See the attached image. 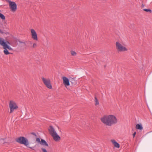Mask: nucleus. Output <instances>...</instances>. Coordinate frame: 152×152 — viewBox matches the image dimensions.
<instances>
[{
  "instance_id": "obj_24",
  "label": "nucleus",
  "mask_w": 152,
  "mask_h": 152,
  "mask_svg": "<svg viewBox=\"0 0 152 152\" xmlns=\"http://www.w3.org/2000/svg\"><path fill=\"white\" fill-rule=\"evenodd\" d=\"M75 80L73 79H72L70 81V82L72 83H73L74 82L75 83Z\"/></svg>"
},
{
  "instance_id": "obj_2",
  "label": "nucleus",
  "mask_w": 152,
  "mask_h": 152,
  "mask_svg": "<svg viewBox=\"0 0 152 152\" xmlns=\"http://www.w3.org/2000/svg\"><path fill=\"white\" fill-rule=\"evenodd\" d=\"M7 44H10V43L7 41L5 42L4 39L0 37V45L3 46V48L4 49L3 51L4 53L6 55H8L10 53L7 49L9 50H13L10 46L7 45Z\"/></svg>"
},
{
  "instance_id": "obj_10",
  "label": "nucleus",
  "mask_w": 152,
  "mask_h": 152,
  "mask_svg": "<svg viewBox=\"0 0 152 152\" xmlns=\"http://www.w3.org/2000/svg\"><path fill=\"white\" fill-rule=\"evenodd\" d=\"M63 83L65 86H69L70 85L69 81V79L66 77L63 76L62 77Z\"/></svg>"
},
{
  "instance_id": "obj_22",
  "label": "nucleus",
  "mask_w": 152,
  "mask_h": 152,
  "mask_svg": "<svg viewBox=\"0 0 152 152\" xmlns=\"http://www.w3.org/2000/svg\"><path fill=\"white\" fill-rule=\"evenodd\" d=\"M36 141L37 142H41L40 141V139L39 138H37L36 139Z\"/></svg>"
},
{
  "instance_id": "obj_27",
  "label": "nucleus",
  "mask_w": 152,
  "mask_h": 152,
  "mask_svg": "<svg viewBox=\"0 0 152 152\" xmlns=\"http://www.w3.org/2000/svg\"><path fill=\"white\" fill-rule=\"evenodd\" d=\"M0 33L3 34V32L0 29Z\"/></svg>"
},
{
  "instance_id": "obj_7",
  "label": "nucleus",
  "mask_w": 152,
  "mask_h": 152,
  "mask_svg": "<svg viewBox=\"0 0 152 152\" xmlns=\"http://www.w3.org/2000/svg\"><path fill=\"white\" fill-rule=\"evenodd\" d=\"M10 8L11 11L13 12H15L17 10V4L15 2L10 1L9 2Z\"/></svg>"
},
{
  "instance_id": "obj_4",
  "label": "nucleus",
  "mask_w": 152,
  "mask_h": 152,
  "mask_svg": "<svg viewBox=\"0 0 152 152\" xmlns=\"http://www.w3.org/2000/svg\"><path fill=\"white\" fill-rule=\"evenodd\" d=\"M10 109V113L13 112L15 110L18 108V106L16 103L13 101H10L9 104Z\"/></svg>"
},
{
  "instance_id": "obj_1",
  "label": "nucleus",
  "mask_w": 152,
  "mask_h": 152,
  "mask_svg": "<svg viewBox=\"0 0 152 152\" xmlns=\"http://www.w3.org/2000/svg\"><path fill=\"white\" fill-rule=\"evenodd\" d=\"M101 120L104 124L109 126L115 124L118 122L116 117L112 115H104L101 118Z\"/></svg>"
},
{
  "instance_id": "obj_11",
  "label": "nucleus",
  "mask_w": 152,
  "mask_h": 152,
  "mask_svg": "<svg viewBox=\"0 0 152 152\" xmlns=\"http://www.w3.org/2000/svg\"><path fill=\"white\" fill-rule=\"evenodd\" d=\"M53 140L56 141H59L60 139V137L57 134V133L51 136Z\"/></svg>"
},
{
  "instance_id": "obj_14",
  "label": "nucleus",
  "mask_w": 152,
  "mask_h": 152,
  "mask_svg": "<svg viewBox=\"0 0 152 152\" xmlns=\"http://www.w3.org/2000/svg\"><path fill=\"white\" fill-rule=\"evenodd\" d=\"M136 128L137 129L142 130L143 129V127L140 124H137L136 126Z\"/></svg>"
},
{
  "instance_id": "obj_28",
  "label": "nucleus",
  "mask_w": 152,
  "mask_h": 152,
  "mask_svg": "<svg viewBox=\"0 0 152 152\" xmlns=\"http://www.w3.org/2000/svg\"><path fill=\"white\" fill-rule=\"evenodd\" d=\"M27 147H28V146H27ZM29 148H31V149H33V150H34V149H33V148L32 147H29Z\"/></svg>"
},
{
  "instance_id": "obj_15",
  "label": "nucleus",
  "mask_w": 152,
  "mask_h": 152,
  "mask_svg": "<svg viewBox=\"0 0 152 152\" xmlns=\"http://www.w3.org/2000/svg\"><path fill=\"white\" fill-rule=\"evenodd\" d=\"M95 105H98L99 104V102L96 96L95 97Z\"/></svg>"
},
{
  "instance_id": "obj_16",
  "label": "nucleus",
  "mask_w": 152,
  "mask_h": 152,
  "mask_svg": "<svg viewBox=\"0 0 152 152\" xmlns=\"http://www.w3.org/2000/svg\"><path fill=\"white\" fill-rule=\"evenodd\" d=\"M0 18L2 20H5V17L3 14L0 13Z\"/></svg>"
},
{
  "instance_id": "obj_29",
  "label": "nucleus",
  "mask_w": 152,
  "mask_h": 152,
  "mask_svg": "<svg viewBox=\"0 0 152 152\" xmlns=\"http://www.w3.org/2000/svg\"><path fill=\"white\" fill-rule=\"evenodd\" d=\"M20 42V43H24V42Z\"/></svg>"
},
{
  "instance_id": "obj_8",
  "label": "nucleus",
  "mask_w": 152,
  "mask_h": 152,
  "mask_svg": "<svg viewBox=\"0 0 152 152\" xmlns=\"http://www.w3.org/2000/svg\"><path fill=\"white\" fill-rule=\"evenodd\" d=\"M31 38L34 40L37 41L38 38L37 34L35 31L33 29H31Z\"/></svg>"
},
{
  "instance_id": "obj_13",
  "label": "nucleus",
  "mask_w": 152,
  "mask_h": 152,
  "mask_svg": "<svg viewBox=\"0 0 152 152\" xmlns=\"http://www.w3.org/2000/svg\"><path fill=\"white\" fill-rule=\"evenodd\" d=\"M41 144L43 145H45L47 146H48V145L46 142L43 139H41V142H40Z\"/></svg>"
},
{
  "instance_id": "obj_26",
  "label": "nucleus",
  "mask_w": 152,
  "mask_h": 152,
  "mask_svg": "<svg viewBox=\"0 0 152 152\" xmlns=\"http://www.w3.org/2000/svg\"><path fill=\"white\" fill-rule=\"evenodd\" d=\"M141 7L142 8L144 7V5L143 4H142V5H141Z\"/></svg>"
},
{
  "instance_id": "obj_30",
  "label": "nucleus",
  "mask_w": 152,
  "mask_h": 152,
  "mask_svg": "<svg viewBox=\"0 0 152 152\" xmlns=\"http://www.w3.org/2000/svg\"><path fill=\"white\" fill-rule=\"evenodd\" d=\"M30 44H32V42H30Z\"/></svg>"
},
{
  "instance_id": "obj_21",
  "label": "nucleus",
  "mask_w": 152,
  "mask_h": 152,
  "mask_svg": "<svg viewBox=\"0 0 152 152\" xmlns=\"http://www.w3.org/2000/svg\"><path fill=\"white\" fill-rule=\"evenodd\" d=\"M41 150L43 152H47L46 150L44 148H42Z\"/></svg>"
},
{
  "instance_id": "obj_19",
  "label": "nucleus",
  "mask_w": 152,
  "mask_h": 152,
  "mask_svg": "<svg viewBox=\"0 0 152 152\" xmlns=\"http://www.w3.org/2000/svg\"><path fill=\"white\" fill-rule=\"evenodd\" d=\"M71 54L72 56H75L76 54V53L74 51H71Z\"/></svg>"
},
{
  "instance_id": "obj_17",
  "label": "nucleus",
  "mask_w": 152,
  "mask_h": 152,
  "mask_svg": "<svg viewBox=\"0 0 152 152\" xmlns=\"http://www.w3.org/2000/svg\"><path fill=\"white\" fill-rule=\"evenodd\" d=\"M143 10L145 11H146V12H149L150 13H151L152 11L151 10H150L149 9H144Z\"/></svg>"
},
{
  "instance_id": "obj_23",
  "label": "nucleus",
  "mask_w": 152,
  "mask_h": 152,
  "mask_svg": "<svg viewBox=\"0 0 152 152\" xmlns=\"http://www.w3.org/2000/svg\"><path fill=\"white\" fill-rule=\"evenodd\" d=\"M31 134H32L33 135H34L36 137H37V135L35 133L31 132Z\"/></svg>"
},
{
  "instance_id": "obj_6",
  "label": "nucleus",
  "mask_w": 152,
  "mask_h": 152,
  "mask_svg": "<svg viewBox=\"0 0 152 152\" xmlns=\"http://www.w3.org/2000/svg\"><path fill=\"white\" fill-rule=\"evenodd\" d=\"M41 78L45 86L48 88L51 89L52 87L50 79L49 78L46 79L43 77H42Z\"/></svg>"
},
{
  "instance_id": "obj_20",
  "label": "nucleus",
  "mask_w": 152,
  "mask_h": 152,
  "mask_svg": "<svg viewBox=\"0 0 152 152\" xmlns=\"http://www.w3.org/2000/svg\"><path fill=\"white\" fill-rule=\"evenodd\" d=\"M37 45L36 43H34L32 46V48H35L37 47Z\"/></svg>"
},
{
  "instance_id": "obj_5",
  "label": "nucleus",
  "mask_w": 152,
  "mask_h": 152,
  "mask_svg": "<svg viewBox=\"0 0 152 152\" xmlns=\"http://www.w3.org/2000/svg\"><path fill=\"white\" fill-rule=\"evenodd\" d=\"M116 49L118 52H124L127 50V49L118 42H116Z\"/></svg>"
},
{
  "instance_id": "obj_3",
  "label": "nucleus",
  "mask_w": 152,
  "mask_h": 152,
  "mask_svg": "<svg viewBox=\"0 0 152 152\" xmlns=\"http://www.w3.org/2000/svg\"><path fill=\"white\" fill-rule=\"evenodd\" d=\"M15 140L18 143L24 145L26 146H27L29 144L28 140L24 137H20L17 138Z\"/></svg>"
},
{
  "instance_id": "obj_18",
  "label": "nucleus",
  "mask_w": 152,
  "mask_h": 152,
  "mask_svg": "<svg viewBox=\"0 0 152 152\" xmlns=\"http://www.w3.org/2000/svg\"><path fill=\"white\" fill-rule=\"evenodd\" d=\"M5 143L4 140L1 139H0V144H3Z\"/></svg>"
},
{
  "instance_id": "obj_9",
  "label": "nucleus",
  "mask_w": 152,
  "mask_h": 152,
  "mask_svg": "<svg viewBox=\"0 0 152 152\" xmlns=\"http://www.w3.org/2000/svg\"><path fill=\"white\" fill-rule=\"evenodd\" d=\"M48 131L50 134L51 136L52 135H53L56 133L55 130L53 127L52 126H49L48 129Z\"/></svg>"
},
{
  "instance_id": "obj_12",
  "label": "nucleus",
  "mask_w": 152,
  "mask_h": 152,
  "mask_svg": "<svg viewBox=\"0 0 152 152\" xmlns=\"http://www.w3.org/2000/svg\"><path fill=\"white\" fill-rule=\"evenodd\" d=\"M111 142L113 144L115 147L117 148H119L120 147V145L117 142L114 140H112Z\"/></svg>"
},
{
  "instance_id": "obj_25",
  "label": "nucleus",
  "mask_w": 152,
  "mask_h": 152,
  "mask_svg": "<svg viewBox=\"0 0 152 152\" xmlns=\"http://www.w3.org/2000/svg\"><path fill=\"white\" fill-rule=\"evenodd\" d=\"M136 134V132H134L133 134V137L134 138Z\"/></svg>"
}]
</instances>
